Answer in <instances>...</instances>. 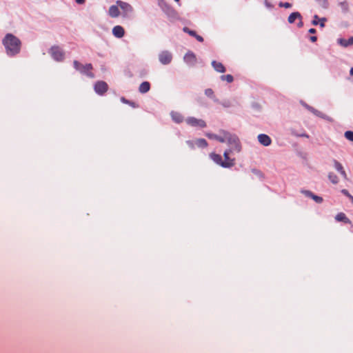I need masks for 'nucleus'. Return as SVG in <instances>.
<instances>
[{"label":"nucleus","instance_id":"1","mask_svg":"<svg viewBox=\"0 0 353 353\" xmlns=\"http://www.w3.org/2000/svg\"><path fill=\"white\" fill-rule=\"evenodd\" d=\"M8 55L14 56L19 53L21 50V41L12 34L8 33L2 40Z\"/></svg>","mask_w":353,"mask_h":353},{"label":"nucleus","instance_id":"2","mask_svg":"<svg viewBox=\"0 0 353 353\" xmlns=\"http://www.w3.org/2000/svg\"><path fill=\"white\" fill-rule=\"evenodd\" d=\"M221 133L224 135L225 142L231 146L230 149H232V150L236 151L237 152L241 151L240 142L239 138L236 135L232 134L224 130L221 131Z\"/></svg>","mask_w":353,"mask_h":353},{"label":"nucleus","instance_id":"3","mask_svg":"<svg viewBox=\"0 0 353 353\" xmlns=\"http://www.w3.org/2000/svg\"><path fill=\"white\" fill-rule=\"evenodd\" d=\"M50 54L52 58L57 61H61L64 59V52L61 48L57 46H52L50 48Z\"/></svg>","mask_w":353,"mask_h":353},{"label":"nucleus","instance_id":"4","mask_svg":"<svg viewBox=\"0 0 353 353\" xmlns=\"http://www.w3.org/2000/svg\"><path fill=\"white\" fill-rule=\"evenodd\" d=\"M116 3L119 6V8L121 10V14L123 17H126L128 16L130 13H131L133 10L132 7L128 3L122 1H117Z\"/></svg>","mask_w":353,"mask_h":353},{"label":"nucleus","instance_id":"5","mask_svg":"<svg viewBox=\"0 0 353 353\" xmlns=\"http://www.w3.org/2000/svg\"><path fill=\"white\" fill-rule=\"evenodd\" d=\"M186 123L192 127H199L201 128H203L206 127V123L205 121L199 119H196L195 117H188L186 119Z\"/></svg>","mask_w":353,"mask_h":353},{"label":"nucleus","instance_id":"6","mask_svg":"<svg viewBox=\"0 0 353 353\" xmlns=\"http://www.w3.org/2000/svg\"><path fill=\"white\" fill-rule=\"evenodd\" d=\"M94 89L98 94L103 95L108 91V85L105 81H99L94 84Z\"/></svg>","mask_w":353,"mask_h":353},{"label":"nucleus","instance_id":"7","mask_svg":"<svg viewBox=\"0 0 353 353\" xmlns=\"http://www.w3.org/2000/svg\"><path fill=\"white\" fill-rule=\"evenodd\" d=\"M210 157L214 163L223 168H231L232 163H223L220 154L212 152L210 154Z\"/></svg>","mask_w":353,"mask_h":353},{"label":"nucleus","instance_id":"8","mask_svg":"<svg viewBox=\"0 0 353 353\" xmlns=\"http://www.w3.org/2000/svg\"><path fill=\"white\" fill-rule=\"evenodd\" d=\"M159 59L162 64L167 65L171 62L172 56L168 51H163L159 54Z\"/></svg>","mask_w":353,"mask_h":353},{"label":"nucleus","instance_id":"9","mask_svg":"<svg viewBox=\"0 0 353 353\" xmlns=\"http://www.w3.org/2000/svg\"><path fill=\"white\" fill-rule=\"evenodd\" d=\"M92 70V64L88 63L85 65H83L80 72L87 75L88 77H89L90 78H93L94 76V74L91 72Z\"/></svg>","mask_w":353,"mask_h":353},{"label":"nucleus","instance_id":"10","mask_svg":"<svg viewBox=\"0 0 353 353\" xmlns=\"http://www.w3.org/2000/svg\"><path fill=\"white\" fill-rule=\"evenodd\" d=\"M108 14L112 18L118 17L121 14L119 6L117 4L111 6L108 10Z\"/></svg>","mask_w":353,"mask_h":353},{"label":"nucleus","instance_id":"11","mask_svg":"<svg viewBox=\"0 0 353 353\" xmlns=\"http://www.w3.org/2000/svg\"><path fill=\"white\" fill-rule=\"evenodd\" d=\"M112 34L117 38H122L125 34V30L121 26H116L112 28Z\"/></svg>","mask_w":353,"mask_h":353},{"label":"nucleus","instance_id":"12","mask_svg":"<svg viewBox=\"0 0 353 353\" xmlns=\"http://www.w3.org/2000/svg\"><path fill=\"white\" fill-rule=\"evenodd\" d=\"M258 140L261 144L264 146H268L271 144V139L265 134H261L258 136Z\"/></svg>","mask_w":353,"mask_h":353},{"label":"nucleus","instance_id":"13","mask_svg":"<svg viewBox=\"0 0 353 353\" xmlns=\"http://www.w3.org/2000/svg\"><path fill=\"white\" fill-rule=\"evenodd\" d=\"M184 61L190 65H194L196 61V56L192 52H188L184 56Z\"/></svg>","mask_w":353,"mask_h":353},{"label":"nucleus","instance_id":"14","mask_svg":"<svg viewBox=\"0 0 353 353\" xmlns=\"http://www.w3.org/2000/svg\"><path fill=\"white\" fill-rule=\"evenodd\" d=\"M232 152V149L226 150L223 153V157L225 160L223 161V163H232L231 167L234 166L235 164V159L230 158L229 155Z\"/></svg>","mask_w":353,"mask_h":353},{"label":"nucleus","instance_id":"15","mask_svg":"<svg viewBox=\"0 0 353 353\" xmlns=\"http://www.w3.org/2000/svg\"><path fill=\"white\" fill-rule=\"evenodd\" d=\"M212 65L214 68V69L218 72L223 73L225 72V66L220 62L212 61Z\"/></svg>","mask_w":353,"mask_h":353},{"label":"nucleus","instance_id":"16","mask_svg":"<svg viewBox=\"0 0 353 353\" xmlns=\"http://www.w3.org/2000/svg\"><path fill=\"white\" fill-rule=\"evenodd\" d=\"M303 192L307 196H309V197H311L315 202H316L317 203H321L323 202V198L319 196H317V195H315L312 192L309 191V190H305V191H303Z\"/></svg>","mask_w":353,"mask_h":353},{"label":"nucleus","instance_id":"17","mask_svg":"<svg viewBox=\"0 0 353 353\" xmlns=\"http://www.w3.org/2000/svg\"><path fill=\"white\" fill-rule=\"evenodd\" d=\"M170 114L172 120L176 123H180L183 121V117L178 112L172 111Z\"/></svg>","mask_w":353,"mask_h":353},{"label":"nucleus","instance_id":"18","mask_svg":"<svg viewBox=\"0 0 353 353\" xmlns=\"http://www.w3.org/2000/svg\"><path fill=\"white\" fill-rule=\"evenodd\" d=\"M150 89V83L148 81H143L142 82L139 88V91L141 93H146L148 92Z\"/></svg>","mask_w":353,"mask_h":353},{"label":"nucleus","instance_id":"19","mask_svg":"<svg viewBox=\"0 0 353 353\" xmlns=\"http://www.w3.org/2000/svg\"><path fill=\"white\" fill-rule=\"evenodd\" d=\"M206 136L210 139H215L221 143H225V139H224V135H217L212 133H207Z\"/></svg>","mask_w":353,"mask_h":353},{"label":"nucleus","instance_id":"20","mask_svg":"<svg viewBox=\"0 0 353 353\" xmlns=\"http://www.w3.org/2000/svg\"><path fill=\"white\" fill-rule=\"evenodd\" d=\"M335 219L337 221H343L345 223H350V220L346 216L345 214L343 212H340L336 214L335 216Z\"/></svg>","mask_w":353,"mask_h":353},{"label":"nucleus","instance_id":"21","mask_svg":"<svg viewBox=\"0 0 353 353\" xmlns=\"http://www.w3.org/2000/svg\"><path fill=\"white\" fill-rule=\"evenodd\" d=\"M301 19V14L299 12H294L290 14L288 21L289 23H293L296 19Z\"/></svg>","mask_w":353,"mask_h":353},{"label":"nucleus","instance_id":"22","mask_svg":"<svg viewBox=\"0 0 353 353\" xmlns=\"http://www.w3.org/2000/svg\"><path fill=\"white\" fill-rule=\"evenodd\" d=\"M196 146L199 148H206L208 146V142L204 139H198L195 140Z\"/></svg>","mask_w":353,"mask_h":353},{"label":"nucleus","instance_id":"23","mask_svg":"<svg viewBox=\"0 0 353 353\" xmlns=\"http://www.w3.org/2000/svg\"><path fill=\"white\" fill-rule=\"evenodd\" d=\"M339 43L344 47H347L353 44V37L350 38L348 40L340 39Z\"/></svg>","mask_w":353,"mask_h":353},{"label":"nucleus","instance_id":"24","mask_svg":"<svg viewBox=\"0 0 353 353\" xmlns=\"http://www.w3.org/2000/svg\"><path fill=\"white\" fill-rule=\"evenodd\" d=\"M328 178L333 184H336L339 182V179L337 176L333 172L329 173Z\"/></svg>","mask_w":353,"mask_h":353},{"label":"nucleus","instance_id":"25","mask_svg":"<svg viewBox=\"0 0 353 353\" xmlns=\"http://www.w3.org/2000/svg\"><path fill=\"white\" fill-rule=\"evenodd\" d=\"M121 101L124 103L128 104V105H130V106H132L133 108H137L138 107V105L135 102L129 101V100L126 99L125 97H121Z\"/></svg>","mask_w":353,"mask_h":353},{"label":"nucleus","instance_id":"26","mask_svg":"<svg viewBox=\"0 0 353 353\" xmlns=\"http://www.w3.org/2000/svg\"><path fill=\"white\" fill-rule=\"evenodd\" d=\"M339 6L343 12H347L349 10V5L346 1L340 2Z\"/></svg>","mask_w":353,"mask_h":353},{"label":"nucleus","instance_id":"27","mask_svg":"<svg viewBox=\"0 0 353 353\" xmlns=\"http://www.w3.org/2000/svg\"><path fill=\"white\" fill-rule=\"evenodd\" d=\"M221 79L222 81H226L228 83H232L234 80V78L231 74H226L221 76Z\"/></svg>","mask_w":353,"mask_h":353},{"label":"nucleus","instance_id":"28","mask_svg":"<svg viewBox=\"0 0 353 353\" xmlns=\"http://www.w3.org/2000/svg\"><path fill=\"white\" fill-rule=\"evenodd\" d=\"M333 162L334 168L338 172H341L344 170L343 165L339 161L334 160Z\"/></svg>","mask_w":353,"mask_h":353},{"label":"nucleus","instance_id":"29","mask_svg":"<svg viewBox=\"0 0 353 353\" xmlns=\"http://www.w3.org/2000/svg\"><path fill=\"white\" fill-rule=\"evenodd\" d=\"M344 136L347 140L353 142V131H346Z\"/></svg>","mask_w":353,"mask_h":353},{"label":"nucleus","instance_id":"30","mask_svg":"<svg viewBox=\"0 0 353 353\" xmlns=\"http://www.w3.org/2000/svg\"><path fill=\"white\" fill-rule=\"evenodd\" d=\"M73 65H74V68L77 70H78V71H79V72L81 71V68H82V66H83V65H82L81 63H79L78 61H76V60H75V61H74V62H73Z\"/></svg>","mask_w":353,"mask_h":353},{"label":"nucleus","instance_id":"31","mask_svg":"<svg viewBox=\"0 0 353 353\" xmlns=\"http://www.w3.org/2000/svg\"><path fill=\"white\" fill-rule=\"evenodd\" d=\"M205 94L207 97L213 98L214 97V92L212 89L208 88L205 90Z\"/></svg>","mask_w":353,"mask_h":353},{"label":"nucleus","instance_id":"32","mask_svg":"<svg viewBox=\"0 0 353 353\" xmlns=\"http://www.w3.org/2000/svg\"><path fill=\"white\" fill-rule=\"evenodd\" d=\"M183 30V31H184L185 32L188 33L190 35H191V36H192V37L196 36V32H194V30H190V29H189L188 28H187V27H184Z\"/></svg>","mask_w":353,"mask_h":353},{"label":"nucleus","instance_id":"33","mask_svg":"<svg viewBox=\"0 0 353 353\" xmlns=\"http://www.w3.org/2000/svg\"><path fill=\"white\" fill-rule=\"evenodd\" d=\"M279 6V7H283L285 8H290L292 7V4L288 2H285V3L280 2Z\"/></svg>","mask_w":353,"mask_h":353},{"label":"nucleus","instance_id":"34","mask_svg":"<svg viewBox=\"0 0 353 353\" xmlns=\"http://www.w3.org/2000/svg\"><path fill=\"white\" fill-rule=\"evenodd\" d=\"M341 192H342L344 195H345L346 196H347L350 200H352V199L353 196H352V195L349 193V192H348L347 190L343 189V190H341Z\"/></svg>","mask_w":353,"mask_h":353},{"label":"nucleus","instance_id":"35","mask_svg":"<svg viewBox=\"0 0 353 353\" xmlns=\"http://www.w3.org/2000/svg\"><path fill=\"white\" fill-rule=\"evenodd\" d=\"M319 17L317 15L314 16V19L312 21V24L314 26H317L319 24Z\"/></svg>","mask_w":353,"mask_h":353},{"label":"nucleus","instance_id":"36","mask_svg":"<svg viewBox=\"0 0 353 353\" xmlns=\"http://www.w3.org/2000/svg\"><path fill=\"white\" fill-rule=\"evenodd\" d=\"M186 143L188 145V146L192 149H194L196 146L195 141H188Z\"/></svg>","mask_w":353,"mask_h":353},{"label":"nucleus","instance_id":"37","mask_svg":"<svg viewBox=\"0 0 353 353\" xmlns=\"http://www.w3.org/2000/svg\"><path fill=\"white\" fill-rule=\"evenodd\" d=\"M320 21V23H319V25L321 28H323L325 26V22L326 21V19L325 18H321L319 19Z\"/></svg>","mask_w":353,"mask_h":353},{"label":"nucleus","instance_id":"38","mask_svg":"<svg viewBox=\"0 0 353 353\" xmlns=\"http://www.w3.org/2000/svg\"><path fill=\"white\" fill-rule=\"evenodd\" d=\"M341 174L343 176V179L345 180H348V178H347V174L345 172V171L343 170L342 172H340Z\"/></svg>","mask_w":353,"mask_h":353},{"label":"nucleus","instance_id":"39","mask_svg":"<svg viewBox=\"0 0 353 353\" xmlns=\"http://www.w3.org/2000/svg\"><path fill=\"white\" fill-rule=\"evenodd\" d=\"M328 6V1L327 0H323L322 7L324 8H327Z\"/></svg>","mask_w":353,"mask_h":353},{"label":"nucleus","instance_id":"40","mask_svg":"<svg viewBox=\"0 0 353 353\" xmlns=\"http://www.w3.org/2000/svg\"><path fill=\"white\" fill-rule=\"evenodd\" d=\"M194 37L196 39L197 41H199L200 42H202L203 41V37L200 35H198L196 34V36H194Z\"/></svg>","mask_w":353,"mask_h":353},{"label":"nucleus","instance_id":"41","mask_svg":"<svg viewBox=\"0 0 353 353\" xmlns=\"http://www.w3.org/2000/svg\"><path fill=\"white\" fill-rule=\"evenodd\" d=\"M303 26V22L302 18L301 19H299V23L297 24V26L299 28H302Z\"/></svg>","mask_w":353,"mask_h":353},{"label":"nucleus","instance_id":"42","mask_svg":"<svg viewBox=\"0 0 353 353\" xmlns=\"http://www.w3.org/2000/svg\"><path fill=\"white\" fill-rule=\"evenodd\" d=\"M310 40L312 41V42H316V40H317V37L316 36H311L310 37Z\"/></svg>","mask_w":353,"mask_h":353},{"label":"nucleus","instance_id":"43","mask_svg":"<svg viewBox=\"0 0 353 353\" xmlns=\"http://www.w3.org/2000/svg\"><path fill=\"white\" fill-rule=\"evenodd\" d=\"M75 1L80 5L84 4L85 2V0H75Z\"/></svg>","mask_w":353,"mask_h":353},{"label":"nucleus","instance_id":"44","mask_svg":"<svg viewBox=\"0 0 353 353\" xmlns=\"http://www.w3.org/2000/svg\"><path fill=\"white\" fill-rule=\"evenodd\" d=\"M316 30H315L314 28H310V29L309 30V32H310V34H314V33H316Z\"/></svg>","mask_w":353,"mask_h":353},{"label":"nucleus","instance_id":"45","mask_svg":"<svg viewBox=\"0 0 353 353\" xmlns=\"http://www.w3.org/2000/svg\"><path fill=\"white\" fill-rule=\"evenodd\" d=\"M350 74L351 76H353V68H350Z\"/></svg>","mask_w":353,"mask_h":353},{"label":"nucleus","instance_id":"46","mask_svg":"<svg viewBox=\"0 0 353 353\" xmlns=\"http://www.w3.org/2000/svg\"><path fill=\"white\" fill-rule=\"evenodd\" d=\"M300 136H301V137H306V138H308V137H309V136H308L307 134H301Z\"/></svg>","mask_w":353,"mask_h":353},{"label":"nucleus","instance_id":"47","mask_svg":"<svg viewBox=\"0 0 353 353\" xmlns=\"http://www.w3.org/2000/svg\"><path fill=\"white\" fill-rule=\"evenodd\" d=\"M311 109H312V111L314 114H317V112H318V111H317V110H314V109H313V108H311Z\"/></svg>","mask_w":353,"mask_h":353},{"label":"nucleus","instance_id":"48","mask_svg":"<svg viewBox=\"0 0 353 353\" xmlns=\"http://www.w3.org/2000/svg\"><path fill=\"white\" fill-rule=\"evenodd\" d=\"M316 1H319V3L321 4V6H322L323 0H316Z\"/></svg>","mask_w":353,"mask_h":353},{"label":"nucleus","instance_id":"49","mask_svg":"<svg viewBox=\"0 0 353 353\" xmlns=\"http://www.w3.org/2000/svg\"><path fill=\"white\" fill-rule=\"evenodd\" d=\"M174 1H176V2H179V0H174Z\"/></svg>","mask_w":353,"mask_h":353}]
</instances>
